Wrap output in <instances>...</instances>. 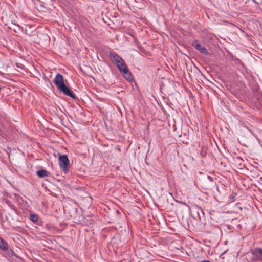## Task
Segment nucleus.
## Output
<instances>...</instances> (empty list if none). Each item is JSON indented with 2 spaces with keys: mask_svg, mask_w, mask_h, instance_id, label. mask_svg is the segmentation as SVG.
<instances>
[{
  "mask_svg": "<svg viewBox=\"0 0 262 262\" xmlns=\"http://www.w3.org/2000/svg\"><path fill=\"white\" fill-rule=\"evenodd\" d=\"M36 174L40 178H44L48 177L49 172L45 169H40L36 172Z\"/></svg>",
  "mask_w": 262,
  "mask_h": 262,
  "instance_id": "nucleus-8",
  "label": "nucleus"
},
{
  "mask_svg": "<svg viewBox=\"0 0 262 262\" xmlns=\"http://www.w3.org/2000/svg\"><path fill=\"white\" fill-rule=\"evenodd\" d=\"M209 179H212V178L210 176H208Z\"/></svg>",
  "mask_w": 262,
  "mask_h": 262,
  "instance_id": "nucleus-18",
  "label": "nucleus"
},
{
  "mask_svg": "<svg viewBox=\"0 0 262 262\" xmlns=\"http://www.w3.org/2000/svg\"><path fill=\"white\" fill-rule=\"evenodd\" d=\"M117 68H118L119 71L121 72L122 71H124L125 69L127 68V66L126 65L125 62H122L119 65H117Z\"/></svg>",
  "mask_w": 262,
  "mask_h": 262,
  "instance_id": "nucleus-12",
  "label": "nucleus"
},
{
  "mask_svg": "<svg viewBox=\"0 0 262 262\" xmlns=\"http://www.w3.org/2000/svg\"><path fill=\"white\" fill-rule=\"evenodd\" d=\"M252 254L253 256L252 259L255 260L262 261V248H258L254 249L252 251Z\"/></svg>",
  "mask_w": 262,
  "mask_h": 262,
  "instance_id": "nucleus-4",
  "label": "nucleus"
},
{
  "mask_svg": "<svg viewBox=\"0 0 262 262\" xmlns=\"http://www.w3.org/2000/svg\"><path fill=\"white\" fill-rule=\"evenodd\" d=\"M110 58L112 61L114 63L116 62H118L119 60H121V57L115 53H111L110 54Z\"/></svg>",
  "mask_w": 262,
  "mask_h": 262,
  "instance_id": "nucleus-7",
  "label": "nucleus"
},
{
  "mask_svg": "<svg viewBox=\"0 0 262 262\" xmlns=\"http://www.w3.org/2000/svg\"><path fill=\"white\" fill-rule=\"evenodd\" d=\"M236 195V194L235 193H232L231 195H230V198L233 200L234 198Z\"/></svg>",
  "mask_w": 262,
  "mask_h": 262,
  "instance_id": "nucleus-16",
  "label": "nucleus"
},
{
  "mask_svg": "<svg viewBox=\"0 0 262 262\" xmlns=\"http://www.w3.org/2000/svg\"><path fill=\"white\" fill-rule=\"evenodd\" d=\"M124 61L123 60V59L122 58H121V60H119L118 62H115L114 63L116 64V66H117V65H119L120 63H122V62H124Z\"/></svg>",
  "mask_w": 262,
  "mask_h": 262,
  "instance_id": "nucleus-13",
  "label": "nucleus"
},
{
  "mask_svg": "<svg viewBox=\"0 0 262 262\" xmlns=\"http://www.w3.org/2000/svg\"><path fill=\"white\" fill-rule=\"evenodd\" d=\"M190 213L192 216L196 219L199 220L203 223H205L206 220L205 219L204 213L201 207L198 205H194L192 209L189 207Z\"/></svg>",
  "mask_w": 262,
  "mask_h": 262,
  "instance_id": "nucleus-2",
  "label": "nucleus"
},
{
  "mask_svg": "<svg viewBox=\"0 0 262 262\" xmlns=\"http://www.w3.org/2000/svg\"><path fill=\"white\" fill-rule=\"evenodd\" d=\"M59 165L61 169L67 173L70 168V161L66 155H60L58 158Z\"/></svg>",
  "mask_w": 262,
  "mask_h": 262,
  "instance_id": "nucleus-3",
  "label": "nucleus"
},
{
  "mask_svg": "<svg viewBox=\"0 0 262 262\" xmlns=\"http://www.w3.org/2000/svg\"><path fill=\"white\" fill-rule=\"evenodd\" d=\"M7 204H8L9 206L10 205V204H11V202H10V201H7Z\"/></svg>",
  "mask_w": 262,
  "mask_h": 262,
  "instance_id": "nucleus-17",
  "label": "nucleus"
},
{
  "mask_svg": "<svg viewBox=\"0 0 262 262\" xmlns=\"http://www.w3.org/2000/svg\"><path fill=\"white\" fill-rule=\"evenodd\" d=\"M30 220L34 223H37V224L40 225L41 222L38 221V215L35 214H31L29 216Z\"/></svg>",
  "mask_w": 262,
  "mask_h": 262,
  "instance_id": "nucleus-11",
  "label": "nucleus"
},
{
  "mask_svg": "<svg viewBox=\"0 0 262 262\" xmlns=\"http://www.w3.org/2000/svg\"><path fill=\"white\" fill-rule=\"evenodd\" d=\"M192 46L195 48V49L198 50L200 52L205 55L208 54V52L207 49L205 48L204 46L201 45L198 40H195L193 43Z\"/></svg>",
  "mask_w": 262,
  "mask_h": 262,
  "instance_id": "nucleus-5",
  "label": "nucleus"
},
{
  "mask_svg": "<svg viewBox=\"0 0 262 262\" xmlns=\"http://www.w3.org/2000/svg\"><path fill=\"white\" fill-rule=\"evenodd\" d=\"M9 247L8 244L2 237H0V249L3 251H6Z\"/></svg>",
  "mask_w": 262,
  "mask_h": 262,
  "instance_id": "nucleus-9",
  "label": "nucleus"
},
{
  "mask_svg": "<svg viewBox=\"0 0 262 262\" xmlns=\"http://www.w3.org/2000/svg\"><path fill=\"white\" fill-rule=\"evenodd\" d=\"M6 251H7V253L5 256L8 259L12 258L14 256H16V255L13 250H12L11 249H9V247H8V250H6Z\"/></svg>",
  "mask_w": 262,
  "mask_h": 262,
  "instance_id": "nucleus-10",
  "label": "nucleus"
},
{
  "mask_svg": "<svg viewBox=\"0 0 262 262\" xmlns=\"http://www.w3.org/2000/svg\"><path fill=\"white\" fill-rule=\"evenodd\" d=\"M123 77L127 80L132 81L133 80V77L131 72L129 71L128 68L120 72Z\"/></svg>",
  "mask_w": 262,
  "mask_h": 262,
  "instance_id": "nucleus-6",
  "label": "nucleus"
},
{
  "mask_svg": "<svg viewBox=\"0 0 262 262\" xmlns=\"http://www.w3.org/2000/svg\"><path fill=\"white\" fill-rule=\"evenodd\" d=\"M200 154L202 156L204 157V156H206V151L204 150L203 149H202V150L200 152Z\"/></svg>",
  "mask_w": 262,
  "mask_h": 262,
  "instance_id": "nucleus-14",
  "label": "nucleus"
},
{
  "mask_svg": "<svg viewBox=\"0 0 262 262\" xmlns=\"http://www.w3.org/2000/svg\"><path fill=\"white\" fill-rule=\"evenodd\" d=\"M45 227L47 229L50 230L52 227V225L50 224H46Z\"/></svg>",
  "mask_w": 262,
  "mask_h": 262,
  "instance_id": "nucleus-15",
  "label": "nucleus"
},
{
  "mask_svg": "<svg viewBox=\"0 0 262 262\" xmlns=\"http://www.w3.org/2000/svg\"><path fill=\"white\" fill-rule=\"evenodd\" d=\"M54 83L58 89L65 95L68 96L74 99H77V97L74 95L73 91L65 84L63 76L61 74L58 73L56 75L54 79Z\"/></svg>",
  "mask_w": 262,
  "mask_h": 262,
  "instance_id": "nucleus-1",
  "label": "nucleus"
}]
</instances>
